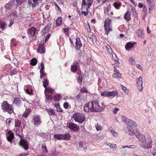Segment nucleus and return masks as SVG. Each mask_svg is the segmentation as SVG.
I'll return each instance as SVG.
<instances>
[{
  "label": "nucleus",
  "mask_w": 156,
  "mask_h": 156,
  "mask_svg": "<svg viewBox=\"0 0 156 156\" xmlns=\"http://www.w3.org/2000/svg\"><path fill=\"white\" fill-rule=\"evenodd\" d=\"M105 108L104 105L101 106L98 101H94L85 105L83 109L84 111L86 112L89 111L91 112H101L104 110Z\"/></svg>",
  "instance_id": "1"
},
{
  "label": "nucleus",
  "mask_w": 156,
  "mask_h": 156,
  "mask_svg": "<svg viewBox=\"0 0 156 156\" xmlns=\"http://www.w3.org/2000/svg\"><path fill=\"white\" fill-rule=\"evenodd\" d=\"M1 108L3 112L11 114L14 112V108L7 101H4L1 104Z\"/></svg>",
  "instance_id": "2"
},
{
  "label": "nucleus",
  "mask_w": 156,
  "mask_h": 156,
  "mask_svg": "<svg viewBox=\"0 0 156 156\" xmlns=\"http://www.w3.org/2000/svg\"><path fill=\"white\" fill-rule=\"evenodd\" d=\"M111 20L109 18H106L104 21V27L105 34L108 35L110 31H112V27L111 25Z\"/></svg>",
  "instance_id": "3"
},
{
  "label": "nucleus",
  "mask_w": 156,
  "mask_h": 156,
  "mask_svg": "<svg viewBox=\"0 0 156 156\" xmlns=\"http://www.w3.org/2000/svg\"><path fill=\"white\" fill-rule=\"evenodd\" d=\"M74 120L80 123H82L85 120L84 115L80 113H74L72 116Z\"/></svg>",
  "instance_id": "4"
},
{
  "label": "nucleus",
  "mask_w": 156,
  "mask_h": 156,
  "mask_svg": "<svg viewBox=\"0 0 156 156\" xmlns=\"http://www.w3.org/2000/svg\"><path fill=\"white\" fill-rule=\"evenodd\" d=\"M31 122L34 124V126L37 127L41 124L42 120L40 116L38 115H36L33 116Z\"/></svg>",
  "instance_id": "5"
},
{
  "label": "nucleus",
  "mask_w": 156,
  "mask_h": 156,
  "mask_svg": "<svg viewBox=\"0 0 156 156\" xmlns=\"http://www.w3.org/2000/svg\"><path fill=\"white\" fill-rule=\"evenodd\" d=\"M54 137L58 140H69L71 136L69 133L65 134H55L54 136Z\"/></svg>",
  "instance_id": "6"
},
{
  "label": "nucleus",
  "mask_w": 156,
  "mask_h": 156,
  "mask_svg": "<svg viewBox=\"0 0 156 156\" xmlns=\"http://www.w3.org/2000/svg\"><path fill=\"white\" fill-rule=\"evenodd\" d=\"M19 144L25 150H27L29 148L28 143L23 138L20 139Z\"/></svg>",
  "instance_id": "7"
},
{
  "label": "nucleus",
  "mask_w": 156,
  "mask_h": 156,
  "mask_svg": "<svg viewBox=\"0 0 156 156\" xmlns=\"http://www.w3.org/2000/svg\"><path fill=\"white\" fill-rule=\"evenodd\" d=\"M136 87L138 90L140 91H142L143 89V78L140 76L139 78L136 79Z\"/></svg>",
  "instance_id": "8"
},
{
  "label": "nucleus",
  "mask_w": 156,
  "mask_h": 156,
  "mask_svg": "<svg viewBox=\"0 0 156 156\" xmlns=\"http://www.w3.org/2000/svg\"><path fill=\"white\" fill-rule=\"evenodd\" d=\"M24 101V99L23 98H20L18 97H15L14 99L13 103L17 106H20Z\"/></svg>",
  "instance_id": "9"
},
{
  "label": "nucleus",
  "mask_w": 156,
  "mask_h": 156,
  "mask_svg": "<svg viewBox=\"0 0 156 156\" xmlns=\"http://www.w3.org/2000/svg\"><path fill=\"white\" fill-rule=\"evenodd\" d=\"M126 124L129 127L131 128H136L137 127V125L134 121L129 119H126Z\"/></svg>",
  "instance_id": "10"
},
{
  "label": "nucleus",
  "mask_w": 156,
  "mask_h": 156,
  "mask_svg": "<svg viewBox=\"0 0 156 156\" xmlns=\"http://www.w3.org/2000/svg\"><path fill=\"white\" fill-rule=\"evenodd\" d=\"M68 127L71 130L77 131L80 129L79 126L73 123H69L68 124Z\"/></svg>",
  "instance_id": "11"
},
{
  "label": "nucleus",
  "mask_w": 156,
  "mask_h": 156,
  "mask_svg": "<svg viewBox=\"0 0 156 156\" xmlns=\"http://www.w3.org/2000/svg\"><path fill=\"white\" fill-rule=\"evenodd\" d=\"M36 31V29L34 27H32L27 30V34L29 37L31 36L34 37Z\"/></svg>",
  "instance_id": "12"
},
{
  "label": "nucleus",
  "mask_w": 156,
  "mask_h": 156,
  "mask_svg": "<svg viewBox=\"0 0 156 156\" xmlns=\"http://www.w3.org/2000/svg\"><path fill=\"white\" fill-rule=\"evenodd\" d=\"M76 40V41L75 46V49L77 50H80L81 47L82 46V44L81 42L80 38H77Z\"/></svg>",
  "instance_id": "13"
},
{
  "label": "nucleus",
  "mask_w": 156,
  "mask_h": 156,
  "mask_svg": "<svg viewBox=\"0 0 156 156\" xmlns=\"http://www.w3.org/2000/svg\"><path fill=\"white\" fill-rule=\"evenodd\" d=\"M135 136L140 141L143 143L146 140L145 136L141 133H139L138 134H136Z\"/></svg>",
  "instance_id": "14"
},
{
  "label": "nucleus",
  "mask_w": 156,
  "mask_h": 156,
  "mask_svg": "<svg viewBox=\"0 0 156 156\" xmlns=\"http://www.w3.org/2000/svg\"><path fill=\"white\" fill-rule=\"evenodd\" d=\"M8 134L6 136L7 140L9 142H11L14 138V134L11 130H9L8 132Z\"/></svg>",
  "instance_id": "15"
},
{
  "label": "nucleus",
  "mask_w": 156,
  "mask_h": 156,
  "mask_svg": "<svg viewBox=\"0 0 156 156\" xmlns=\"http://www.w3.org/2000/svg\"><path fill=\"white\" fill-rule=\"evenodd\" d=\"M136 34L138 37L141 39H143L144 37V30L142 29H140L137 30Z\"/></svg>",
  "instance_id": "16"
},
{
  "label": "nucleus",
  "mask_w": 156,
  "mask_h": 156,
  "mask_svg": "<svg viewBox=\"0 0 156 156\" xmlns=\"http://www.w3.org/2000/svg\"><path fill=\"white\" fill-rule=\"evenodd\" d=\"M37 51L38 52L41 54L44 53L45 52V49L44 44H39Z\"/></svg>",
  "instance_id": "17"
},
{
  "label": "nucleus",
  "mask_w": 156,
  "mask_h": 156,
  "mask_svg": "<svg viewBox=\"0 0 156 156\" xmlns=\"http://www.w3.org/2000/svg\"><path fill=\"white\" fill-rule=\"evenodd\" d=\"M31 112L32 110L30 108H26L24 113L22 115V117L25 118H27Z\"/></svg>",
  "instance_id": "18"
},
{
  "label": "nucleus",
  "mask_w": 156,
  "mask_h": 156,
  "mask_svg": "<svg viewBox=\"0 0 156 156\" xmlns=\"http://www.w3.org/2000/svg\"><path fill=\"white\" fill-rule=\"evenodd\" d=\"M93 2V0H87L86 2L85 0H82V4L85 5H87L88 8L89 9Z\"/></svg>",
  "instance_id": "19"
},
{
  "label": "nucleus",
  "mask_w": 156,
  "mask_h": 156,
  "mask_svg": "<svg viewBox=\"0 0 156 156\" xmlns=\"http://www.w3.org/2000/svg\"><path fill=\"white\" fill-rule=\"evenodd\" d=\"M152 142H149L148 143L146 142V141L143 143V144L141 145L142 147L146 149H149L151 148L152 147Z\"/></svg>",
  "instance_id": "20"
},
{
  "label": "nucleus",
  "mask_w": 156,
  "mask_h": 156,
  "mask_svg": "<svg viewBox=\"0 0 156 156\" xmlns=\"http://www.w3.org/2000/svg\"><path fill=\"white\" fill-rule=\"evenodd\" d=\"M130 16V12L129 10H128L125 13L124 18L126 20L127 22H129L131 20Z\"/></svg>",
  "instance_id": "21"
},
{
  "label": "nucleus",
  "mask_w": 156,
  "mask_h": 156,
  "mask_svg": "<svg viewBox=\"0 0 156 156\" xmlns=\"http://www.w3.org/2000/svg\"><path fill=\"white\" fill-rule=\"evenodd\" d=\"M39 0H33V3L30 2L29 0L28 1V3L29 5H31L33 8H35L38 5V1Z\"/></svg>",
  "instance_id": "22"
},
{
  "label": "nucleus",
  "mask_w": 156,
  "mask_h": 156,
  "mask_svg": "<svg viewBox=\"0 0 156 156\" xmlns=\"http://www.w3.org/2000/svg\"><path fill=\"white\" fill-rule=\"evenodd\" d=\"M134 46V44L131 42H128L125 45V48L126 50L132 48Z\"/></svg>",
  "instance_id": "23"
},
{
  "label": "nucleus",
  "mask_w": 156,
  "mask_h": 156,
  "mask_svg": "<svg viewBox=\"0 0 156 156\" xmlns=\"http://www.w3.org/2000/svg\"><path fill=\"white\" fill-rule=\"evenodd\" d=\"M46 110L49 115H56L55 112L53 109H46Z\"/></svg>",
  "instance_id": "24"
},
{
  "label": "nucleus",
  "mask_w": 156,
  "mask_h": 156,
  "mask_svg": "<svg viewBox=\"0 0 156 156\" xmlns=\"http://www.w3.org/2000/svg\"><path fill=\"white\" fill-rule=\"evenodd\" d=\"M113 5L115 9H119L121 6L122 3L118 2H115L113 3Z\"/></svg>",
  "instance_id": "25"
},
{
  "label": "nucleus",
  "mask_w": 156,
  "mask_h": 156,
  "mask_svg": "<svg viewBox=\"0 0 156 156\" xmlns=\"http://www.w3.org/2000/svg\"><path fill=\"white\" fill-rule=\"evenodd\" d=\"M54 106L56 108L57 112H63V110H62L60 108L59 103H55Z\"/></svg>",
  "instance_id": "26"
},
{
  "label": "nucleus",
  "mask_w": 156,
  "mask_h": 156,
  "mask_svg": "<svg viewBox=\"0 0 156 156\" xmlns=\"http://www.w3.org/2000/svg\"><path fill=\"white\" fill-rule=\"evenodd\" d=\"M78 68L76 65L74 64L71 66V70L72 72L73 73H75L78 70Z\"/></svg>",
  "instance_id": "27"
},
{
  "label": "nucleus",
  "mask_w": 156,
  "mask_h": 156,
  "mask_svg": "<svg viewBox=\"0 0 156 156\" xmlns=\"http://www.w3.org/2000/svg\"><path fill=\"white\" fill-rule=\"evenodd\" d=\"M62 22V18L61 17H59L57 19L56 22V24L57 26H60Z\"/></svg>",
  "instance_id": "28"
},
{
  "label": "nucleus",
  "mask_w": 156,
  "mask_h": 156,
  "mask_svg": "<svg viewBox=\"0 0 156 156\" xmlns=\"http://www.w3.org/2000/svg\"><path fill=\"white\" fill-rule=\"evenodd\" d=\"M37 60L35 58L32 59L30 62V64L32 66H35L37 63Z\"/></svg>",
  "instance_id": "29"
},
{
  "label": "nucleus",
  "mask_w": 156,
  "mask_h": 156,
  "mask_svg": "<svg viewBox=\"0 0 156 156\" xmlns=\"http://www.w3.org/2000/svg\"><path fill=\"white\" fill-rule=\"evenodd\" d=\"M7 26V24L4 21H0V29L2 30H4L5 26Z\"/></svg>",
  "instance_id": "30"
},
{
  "label": "nucleus",
  "mask_w": 156,
  "mask_h": 156,
  "mask_svg": "<svg viewBox=\"0 0 156 156\" xmlns=\"http://www.w3.org/2000/svg\"><path fill=\"white\" fill-rule=\"evenodd\" d=\"M109 97H114L117 96L118 94V93L116 91H109Z\"/></svg>",
  "instance_id": "31"
},
{
  "label": "nucleus",
  "mask_w": 156,
  "mask_h": 156,
  "mask_svg": "<svg viewBox=\"0 0 156 156\" xmlns=\"http://www.w3.org/2000/svg\"><path fill=\"white\" fill-rule=\"evenodd\" d=\"M106 49L108 53L110 55H112V51L110 46L107 44L106 46Z\"/></svg>",
  "instance_id": "32"
},
{
  "label": "nucleus",
  "mask_w": 156,
  "mask_h": 156,
  "mask_svg": "<svg viewBox=\"0 0 156 156\" xmlns=\"http://www.w3.org/2000/svg\"><path fill=\"white\" fill-rule=\"evenodd\" d=\"M45 91L47 93H51L52 94H53L54 92V90L50 87H47V88H45Z\"/></svg>",
  "instance_id": "33"
},
{
  "label": "nucleus",
  "mask_w": 156,
  "mask_h": 156,
  "mask_svg": "<svg viewBox=\"0 0 156 156\" xmlns=\"http://www.w3.org/2000/svg\"><path fill=\"white\" fill-rule=\"evenodd\" d=\"M43 83V86L45 88H47L49 85V81L46 79H44V81L42 82Z\"/></svg>",
  "instance_id": "34"
},
{
  "label": "nucleus",
  "mask_w": 156,
  "mask_h": 156,
  "mask_svg": "<svg viewBox=\"0 0 156 156\" xmlns=\"http://www.w3.org/2000/svg\"><path fill=\"white\" fill-rule=\"evenodd\" d=\"M121 74L120 73H115L113 74V77L115 78L119 79L121 77Z\"/></svg>",
  "instance_id": "35"
},
{
  "label": "nucleus",
  "mask_w": 156,
  "mask_h": 156,
  "mask_svg": "<svg viewBox=\"0 0 156 156\" xmlns=\"http://www.w3.org/2000/svg\"><path fill=\"white\" fill-rule=\"evenodd\" d=\"M129 64L131 65H134L136 63L135 60L133 57H130L129 58Z\"/></svg>",
  "instance_id": "36"
},
{
  "label": "nucleus",
  "mask_w": 156,
  "mask_h": 156,
  "mask_svg": "<svg viewBox=\"0 0 156 156\" xmlns=\"http://www.w3.org/2000/svg\"><path fill=\"white\" fill-rule=\"evenodd\" d=\"M61 98V95L59 94L54 95L53 98L54 101H58Z\"/></svg>",
  "instance_id": "37"
},
{
  "label": "nucleus",
  "mask_w": 156,
  "mask_h": 156,
  "mask_svg": "<svg viewBox=\"0 0 156 156\" xmlns=\"http://www.w3.org/2000/svg\"><path fill=\"white\" fill-rule=\"evenodd\" d=\"M42 150L44 154L48 153V150L45 144L42 145Z\"/></svg>",
  "instance_id": "38"
},
{
  "label": "nucleus",
  "mask_w": 156,
  "mask_h": 156,
  "mask_svg": "<svg viewBox=\"0 0 156 156\" xmlns=\"http://www.w3.org/2000/svg\"><path fill=\"white\" fill-rule=\"evenodd\" d=\"M101 96L109 97V91H105L102 92L101 93Z\"/></svg>",
  "instance_id": "39"
},
{
  "label": "nucleus",
  "mask_w": 156,
  "mask_h": 156,
  "mask_svg": "<svg viewBox=\"0 0 156 156\" xmlns=\"http://www.w3.org/2000/svg\"><path fill=\"white\" fill-rule=\"evenodd\" d=\"M77 82L81 84L83 81V76L81 74H79L77 79Z\"/></svg>",
  "instance_id": "40"
},
{
  "label": "nucleus",
  "mask_w": 156,
  "mask_h": 156,
  "mask_svg": "<svg viewBox=\"0 0 156 156\" xmlns=\"http://www.w3.org/2000/svg\"><path fill=\"white\" fill-rule=\"evenodd\" d=\"M148 4L151 7L154 6V2L153 0H146Z\"/></svg>",
  "instance_id": "41"
},
{
  "label": "nucleus",
  "mask_w": 156,
  "mask_h": 156,
  "mask_svg": "<svg viewBox=\"0 0 156 156\" xmlns=\"http://www.w3.org/2000/svg\"><path fill=\"white\" fill-rule=\"evenodd\" d=\"M115 60L116 61L114 65V68H119V62L118 61L119 58L117 57H116V58Z\"/></svg>",
  "instance_id": "42"
},
{
  "label": "nucleus",
  "mask_w": 156,
  "mask_h": 156,
  "mask_svg": "<svg viewBox=\"0 0 156 156\" xmlns=\"http://www.w3.org/2000/svg\"><path fill=\"white\" fill-rule=\"evenodd\" d=\"M21 122L18 119H15V126L16 127H20Z\"/></svg>",
  "instance_id": "43"
},
{
  "label": "nucleus",
  "mask_w": 156,
  "mask_h": 156,
  "mask_svg": "<svg viewBox=\"0 0 156 156\" xmlns=\"http://www.w3.org/2000/svg\"><path fill=\"white\" fill-rule=\"evenodd\" d=\"M150 151L153 155L155 156L156 155V147L151 148L150 149Z\"/></svg>",
  "instance_id": "44"
},
{
  "label": "nucleus",
  "mask_w": 156,
  "mask_h": 156,
  "mask_svg": "<svg viewBox=\"0 0 156 156\" xmlns=\"http://www.w3.org/2000/svg\"><path fill=\"white\" fill-rule=\"evenodd\" d=\"M22 130L21 132H19L18 131H16V135H18L20 138V139H22L23 138V136L22 134Z\"/></svg>",
  "instance_id": "45"
},
{
  "label": "nucleus",
  "mask_w": 156,
  "mask_h": 156,
  "mask_svg": "<svg viewBox=\"0 0 156 156\" xmlns=\"http://www.w3.org/2000/svg\"><path fill=\"white\" fill-rule=\"evenodd\" d=\"M12 4L8 3L5 5V8L6 9L9 10L12 9Z\"/></svg>",
  "instance_id": "46"
},
{
  "label": "nucleus",
  "mask_w": 156,
  "mask_h": 156,
  "mask_svg": "<svg viewBox=\"0 0 156 156\" xmlns=\"http://www.w3.org/2000/svg\"><path fill=\"white\" fill-rule=\"evenodd\" d=\"M128 133L131 136L136 135L134 131L132 129H130L128 130Z\"/></svg>",
  "instance_id": "47"
},
{
  "label": "nucleus",
  "mask_w": 156,
  "mask_h": 156,
  "mask_svg": "<svg viewBox=\"0 0 156 156\" xmlns=\"http://www.w3.org/2000/svg\"><path fill=\"white\" fill-rule=\"evenodd\" d=\"M110 131L111 133L112 134L113 136L115 137H116L118 135V133H117L115 132L114 130L113 129L110 130Z\"/></svg>",
  "instance_id": "48"
},
{
  "label": "nucleus",
  "mask_w": 156,
  "mask_h": 156,
  "mask_svg": "<svg viewBox=\"0 0 156 156\" xmlns=\"http://www.w3.org/2000/svg\"><path fill=\"white\" fill-rule=\"evenodd\" d=\"M46 98L48 99L52 100L53 98L52 95H49L48 94H45Z\"/></svg>",
  "instance_id": "49"
},
{
  "label": "nucleus",
  "mask_w": 156,
  "mask_h": 156,
  "mask_svg": "<svg viewBox=\"0 0 156 156\" xmlns=\"http://www.w3.org/2000/svg\"><path fill=\"white\" fill-rule=\"evenodd\" d=\"M109 144H108L107 145H109L111 148L113 149H116L117 148L116 147V145L115 144H109Z\"/></svg>",
  "instance_id": "50"
},
{
  "label": "nucleus",
  "mask_w": 156,
  "mask_h": 156,
  "mask_svg": "<svg viewBox=\"0 0 156 156\" xmlns=\"http://www.w3.org/2000/svg\"><path fill=\"white\" fill-rule=\"evenodd\" d=\"M80 91L82 93H88L86 88L84 87H83L81 88Z\"/></svg>",
  "instance_id": "51"
},
{
  "label": "nucleus",
  "mask_w": 156,
  "mask_h": 156,
  "mask_svg": "<svg viewBox=\"0 0 156 156\" xmlns=\"http://www.w3.org/2000/svg\"><path fill=\"white\" fill-rule=\"evenodd\" d=\"M10 73L11 75H13L17 73V70L15 69H14L10 72Z\"/></svg>",
  "instance_id": "52"
},
{
  "label": "nucleus",
  "mask_w": 156,
  "mask_h": 156,
  "mask_svg": "<svg viewBox=\"0 0 156 156\" xmlns=\"http://www.w3.org/2000/svg\"><path fill=\"white\" fill-rule=\"evenodd\" d=\"M41 68L40 71V73H41L42 71H44V64L43 62H42L40 64Z\"/></svg>",
  "instance_id": "53"
},
{
  "label": "nucleus",
  "mask_w": 156,
  "mask_h": 156,
  "mask_svg": "<svg viewBox=\"0 0 156 156\" xmlns=\"http://www.w3.org/2000/svg\"><path fill=\"white\" fill-rule=\"evenodd\" d=\"M95 126L96 129L97 130L99 131L101 130L102 129V127L101 126L99 123H97Z\"/></svg>",
  "instance_id": "54"
},
{
  "label": "nucleus",
  "mask_w": 156,
  "mask_h": 156,
  "mask_svg": "<svg viewBox=\"0 0 156 156\" xmlns=\"http://www.w3.org/2000/svg\"><path fill=\"white\" fill-rule=\"evenodd\" d=\"M88 8H87L86 9V11H82L81 14L84 15V16H86L88 14Z\"/></svg>",
  "instance_id": "55"
},
{
  "label": "nucleus",
  "mask_w": 156,
  "mask_h": 156,
  "mask_svg": "<svg viewBox=\"0 0 156 156\" xmlns=\"http://www.w3.org/2000/svg\"><path fill=\"white\" fill-rule=\"evenodd\" d=\"M25 1V0H16V2L17 3V5H20L24 2Z\"/></svg>",
  "instance_id": "56"
},
{
  "label": "nucleus",
  "mask_w": 156,
  "mask_h": 156,
  "mask_svg": "<svg viewBox=\"0 0 156 156\" xmlns=\"http://www.w3.org/2000/svg\"><path fill=\"white\" fill-rule=\"evenodd\" d=\"M69 104H68V103L67 102H65L64 103L63 106H64V107L65 109L68 108L69 107Z\"/></svg>",
  "instance_id": "57"
},
{
  "label": "nucleus",
  "mask_w": 156,
  "mask_h": 156,
  "mask_svg": "<svg viewBox=\"0 0 156 156\" xmlns=\"http://www.w3.org/2000/svg\"><path fill=\"white\" fill-rule=\"evenodd\" d=\"M44 71H42L40 75V78L41 79L42 77H44L46 75V74L44 72Z\"/></svg>",
  "instance_id": "58"
},
{
  "label": "nucleus",
  "mask_w": 156,
  "mask_h": 156,
  "mask_svg": "<svg viewBox=\"0 0 156 156\" xmlns=\"http://www.w3.org/2000/svg\"><path fill=\"white\" fill-rule=\"evenodd\" d=\"M54 5H55V6H56L57 7V8L58 9V11L60 12H62V10L60 8V7H59V6L55 2L54 3Z\"/></svg>",
  "instance_id": "59"
},
{
  "label": "nucleus",
  "mask_w": 156,
  "mask_h": 156,
  "mask_svg": "<svg viewBox=\"0 0 156 156\" xmlns=\"http://www.w3.org/2000/svg\"><path fill=\"white\" fill-rule=\"evenodd\" d=\"M26 93L29 94H31L32 93V90H29L28 89H27L26 90Z\"/></svg>",
  "instance_id": "60"
},
{
  "label": "nucleus",
  "mask_w": 156,
  "mask_h": 156,
  "mask_svg": "<svg viewBox=\"0 0 156 156\" xmlns=\"http://www.w3.org/2000/svg\"><path fill=\"white\" fill-rule=\"evenodd\" d=\"M122 87V89L124 90V91L125 92H127L128 91V90L126 89V87H125L123 86L122 85H121Z\"/></svg>",
  "instance_id": "61"
},
{
  "label": "nucleus",
  "mask_w": 156,
  "mask_h": 156,
  "mask_svg": "<svg viewBox=\"0 0 156 156\" xmlns=\"http://www.w3.org/2000/svg\"><path fill=\"white\" fill-rule=\"evenodd\" d=\"M29 154V153H21L19 155V156H27Z\"/></svg>",
  "instance_id": "62"
},
{
  "label": "nucleus",
  "mask_w": 156,
  "mask_h": 156,
  "mask_svg": "<svg viewBox=\"0 0 156 156\" xmlns=\"http://www.w3.org/2000/svg\"><path fill=\"white\" fill-rule=\"evenodd\" d=\"M119 110V109L118 108H115L113 111V113L114 114H116L117 112Z\"/></svg>",
  "instance_id": "63"
},
{
  "label": "nucleus",
  "mask_w": 156,
  "mask_h": 156,
  "mask_svg": "<svg viewBox=\"0 0 156 156\" xmlns=\"http://www.w3.org/2000/svg\"><path fill=\"white\" fill-rule=\"evenodd\" d=\"M51 36V34H48L46 37L45 39V41L46 42V41H48V39Z\"/></svg>",
  "instance_id": "64"
}]
</instances>
